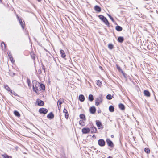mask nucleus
I'll list each match as a JSON object with an SVG mask.
<instances>
[{"label": "nucleus", "instance_id": "10", "mask_svg": "<svg viewBox=\"0 0 158 158\" xmlns=\"http://www.w3.org/2000/svg\"><path fill=\"white\" fill-rule=\"evenodd\" d=\"M90 112L91 113L94 114L95 113L96 111V109L95 107L94 106H92L90 108Z\"/></svg>", "mask_w": 158, "mask_h": 158}, {"label": "nucleus", "instance_id": "35", "mask_svg": "<svg viewBox=\"0 0 158 158\" xmlns=\"http://www.w3.org/2000/svg\"><path fill=\"white\" fill-rule=\"evenodd\" d=\"M27 84L28 85V86H30L31 82H30V79H29L28 78L27 79Z\"/></svg>", "mask_w": 158, "mask_h": 158}, {"label": "nucleus", "instance_id": "28", "mask_svg": "<svg viewBox=\"0 0 158 158\" xmlns=\"http://www.w3.org/2000/svg\"><path fill=\"white\" fill-rule=\"evenodd\" d=\"M150 150L149 148H144V151L145 152L147 153V154H149L150 153Z\"/></svg>", "mask_w": 158, "mask_h": 158}, {"label": "nucleus", "instance_id": "18", "mask_svg": "<svg viewBox=\"0 0 158 158\" xmlns=\"http://www.w3.org/2000/svg\"><path fill=\"white\" fill-rule=\"evenodd\" d=\"M144 95L147 97H150V94L149 91L147 90H144Z\"/></svg>", "mask_w": 158, "mask_h": 158}, {"label": "nucleus", "instance_id": "34", "mask_svg": "<svg viewBox=\"0 0 158 158\" xmlns=\"http://www.w3.org/2000/svg\"><path fill=\"white\" fill-rule=\"evenodd\" d=\"M97 85L98 86H100L102 84L101 81L100 80H98L97 82Z\"/></svg>", "mask_w": 158, "mask_h": 158}, {"label": "nucleus", "instance_id": "19", "mask_svg": "<svg viewBox=\"0 0 158 158\" xmlns=\"http://www.w3.org/2000/svg\"><path fill=\"white\" fill-rule=\"evenodd\" d=\"M80 119H82L84 121H85L86 120L85 115L83 114H80L79 115Z\"/></svg>", "mask_w": 158, "mask_h": 158}, {"label": "nucleus", "instance_id": "36", "mask_svg": "<svg viewBox=\"0 0 158 158\" xmlns=\"http://www.w3.org/2000/svg\"><path fill=\"white\" fill-rule=\"evenodd\" d=\"M108 16L110 18V19L113 22H114V19H113V18L112 17V16L109 15H108Z\"/></svg>", "mask_w": 158, "mask_h": 158}, {"label": "nucleus", "instance_id": "16", "mask_svg": "<svg viewBox=\"0 0 158 158\" xmlns=\"http://www.w3.org/2000/svg\"><path fill=\"white\" fill-rule=\"evenodd\" d=\"M118 106L119 108L122 110H123L125 109L124 105L121 103H120L119 104Z\"/></svg>", "mask_w": 158, "mask_h": 158}, {"label": "nucleus", "instance_id": "39", "mask_svg": "<svg viewBox=\"0 0 158 158\" xmlns=\"http://www.w3.org/2000/svg\"><path fill=\"white\" fill-rule=\"evenodd\" d=\"M117 69H118V70H119V71H120V70L121 71L122 73H123V71L122 70V69H121V68H120V67L117 66Z\"/></svg>", "mask_w": 158, "mask_h": 158}, {"label": "nucleus", "instance_id": "15", "mask_svg": "<svg viewBox=\"0 0 158 158\" xmlns=\"http://www.w3.org/2000/svg\"><path fill=\"white\" fill-rule=\"evenodd\" d=\"M94 10L98 12H100L101 11V8L97 5H96L95 6Z\"/></svg>", "mask_w": 158, "mask_h": 158}, {"label": "nucleus", "instance_id": "44", "mask_svg": "<svg viewBox=\"0 0 158 158\" xmlns=\"http://www.w3.org/2000/svg\"><path fill=\"white\" fill-rule=\"evenodd\" d=\"M3 45H4V46H5V43L4 42H2L1 43V46H3Z\"/></svg>", "mask_w": 158, "mask_h": 158}, {"label": "nucleus", "instance_id": "11", "mask_svg": "<svg viewBox=\"0 0 158 158\" xmlns=\"http://www.w3.org/2000/svg\"><path fill=\"white\" fill-rule=\"evenodd\" d=\"M54 115L53 114L52 112H51L48 114L47 118L51 119H53L54 118Z\"/></svg>", "mask_w": 158, "mask_h": 158}, {"label": "nucleus", "instance_id": "49", "mask_svg": "<svg viewBox=\"0 0 158 158\" xmlns=\"http://www.w3.org/2000/svg\"><path fill=\"white\" fill-rule=\"evenodd\" d=\"M107 158H112V157L111 156H109V157H108Z\"/></svg>", "mask_w": 158, "mask_h": 158}, {"label": "nucleus", "instance_id": "1", "mask_svg": "<svg viewBox=\"0 0 158 158\" xmlns=\"http://www.w3.org/2000/svg\"><path fill=\"white\" fill-rule=\"evenodd\" d=\"M33 83V90L35 93H37L39 90L38 89V87H39L40 83L37 82L36 80H33L32 81Z\"/></svg>", "mask_w": 158, "mask_h": 158}, {"label": "nucleus", "instance_id": "17", "mask_svg": "<svg viewBox=\"0 0 158 158\" xmlns=\"http://www.w3.org/2000/svg\"><path fill=\"white\" fill-rule=\"evenodd\" d=\"M60 53L61 55V57L62 58H64L66 56V55L64 51L63 50H60Z\"/></svg>", "mask_w": 158, "mask_h": 158}, {"label": "nucleus", "instance_id": "22", "mask_svg": "<svg viewBox=\"0 0 158 158\" xmlns=\"http://www.w3.org/2000/svg\"><path fill=\"white\" fill-rule=\"evenodd\" d=\"M96 124L98 127H100L102 125V123L99 121H96Z\"/></svg>", "mask_w": 158, "mask_h": 158}, {"label": "nucleus", "instance_id": "20", "mask_svg": "<svg viewBox=\"0 0 158 158\" xmlns=\"http://www.w3.org/2000/svg\"><path fill=\"white\" fill-rule=\"evenodd\" d=\"M115 29L117 31H120L123 30L122 27L121 26L118 25L117 26L115 27Z\"/></svg>", "mask_w": 158, "mask_h": 158}, {"label": "nucleus", "instance_id": "21", "mask_svg": "<svg viewBox=\"0 0 158 158\" xmlns=\"http://www.w3.org/2000/svg\"><path fill=\"white\" fill-rule=\"evenodd\" d=\"M124 39L123 37L120 36L118 38V41L120 43H122L124 41Z\"/></svg>", "mask_w": 158, "mask_h": 158}, {"label": "nucleus", "instance_id": "4", "mask_svg": "<svg viewBox=\"0 0 158 158\" xmlns=\"http://www.w3.org/2000/svg\"><path fill=\"white\" fill-rule=\"evenodd\" d=\"M98 143L100 146L103 147L105 145L106 143L104 139H100L98 140Z\"/></svg>", "mask_w": 158, "mask_h": 158}, {"label": "nucleus", "instance_id": "53", "mask_svg": "<svg viewBox=\"0 0 158 158\" xmlns=\"http://www.w3.org/2000/svg\"><path fill=\"white\" fill-rule=\"evenodd\" d=\"M103 128V127H101L102 128Z\"/></svg>", "mask_w": 158, "mask_h": 158}, {"label": "nucleus", "instance_id": "23", "mask_svg": "<svg viewBox=\"0 0 158 158\" xmlns=\"http://www.w3.org/2000/svg\"><path fill=\"white\" fill-rule=\"evenodd\" d=\"M40 90H44L45 89V86L42 83H40Z\"/></svg>", "mask_w": 158, "mask_h": 158}, {"label": "nucleus", "instance_id": "38", "mask_svg": "<svg viewBox=\"0 0 158 158\" xmlns=\"http://www.w3.org/2000/svg\"><path fill=\"white\" fill-rule=\"evenodd\" d=\"M10 60L12 62V63H14L15 62L14 60L13 59V57H11L9 58Z\"/></svg>", "mask_w": 158, "mask_h": 158}, {"label": "nucleus", "instance_id": "40", "mask_svg": "<svg viewBox=\"0 0 158 158\" xmlns=\"http://www.w3.org/2000/svg\"><path fill=\"white\" fill-rule=\"evenodd\" d=\"M58 103H59V104L60 105H61V104L62 103L61 101H60L59 100L57 102V105H58Z\"/></svg>", "mask_w": 158, "mask_h": 158}, {"label": "nucleus", "instance_id": "29", "mask_svg": "<svg viewBox=\"0 0 158 158\" xmlns=\"http://www.w3.org/2000/svg\"><path fill=\"white\" fill-rule=\"evenodd\" d=\"M4 87L5 89H6L8 91L10 92V91L11 90H10L9 87L7 85H4Z\"/></svg>", "mask_w": 158, "mask_h": 158}, {"label": "nucleus", "instance_id": "14", "mask_svg": "<svg viewBox=\"0 0 158 158\" xmlns=\"http://www.w3.org/2000/svg\"><path fill=\"white\" fill-rule=\"evenodd\" d=\"M63 113H65V116L66 118L68 119L69 117V114L68 113L67 110L64 108L63 110Z\"/></svg>", "mask_w": 158, "mask_h": 158}, {"label": "nucleus", "instance_id": "6", "mask_svg": "<svg viewBox=\"0 0 158 158\" xmlns=\"http://www.w3.org/2000/svg\"><path fill=\"white\" fill-rule=\"evenodd\" d=\"M90 132V130L89 128L84 127L82 129V132L83 134L89 133Z\"/></svg>", "mask_w": 158, "mask_h": 158}, {"label": "nucleus", "instance_id": "26", "mask_svg": "<svg viewBox=\"0 0 158 158\" xmlns=\"http://www.w3.org/2000/svg\"><path fill=\"white\" fill-rule=\"evenodd\" d=\"M109 110L110 112H113L114 110V108L113 106L111 105L109 107Z\"/></svg>", "mask_w": 158, "mask_h": 158}, {"label": "nucleus", "instance_id": "25", "mask_svg": "<svg viewBox=\"0 0 158 158\" xmlns=\"http://www.w3.org/2000/svg\"><path fill=\"white\" fill-rule=\"evenodd\" d=\"M89 99L90 102H92L94 99V97L92 94H90L89 96Z\"/></svg>", "mask_w": 158, "mask_h": 158}, {"label": "nucleus", "instance_id": "24", "mask_svg": "<svg viewBox=\"0 0 158 158\" xmlns=\"http://www.w3.org/2000/svg\"><path fill=\"white\" fill-rule=\"evenodd\" d=\"M14 114L15 116H16L18 117H19L20 116L19 113L17 111H16V110L15 111H14Z\"/></svg>", "mask_w": 158, "mask_h": 158}, {"label": "nucleus", "instance_id": "7", "mask_svg": "<svg viewBox=\"0 0 158 158\" xmlns=\"http://www.w3.org/2000/svg\"><path fill=\"white\" fill-rule=\"evenodd\" d=\"M106 142L108 146L111 147H114V145L113 142L109 139H107Z\"/></svg>", "mask_w": 158, "mask_h": 158}, {"label": "nucleus", "instance_id": "45", "mask_svg": "<svg viewBox=\"0 0 158 158\" xmlns=\"http://www.w3.org/2000/svg\"><path fill=\"white\" fill-rule=\"evenodd\" d=\"M97 112H98V113H101V110H98V111Z\"/></svg>", "mask_w": 158, "mask_h": 158}, {"label": "nucleus", "instance_id": "54", "mask_svg": "<svg viewBox=\"0 0 158 158\" xmlns=\"http://www.w3.org/2000/svg\"><path fill=\"white\" fill-rule=\"evenodd\" d=\"M0 1L1 2H2V0H0Z\"/></svg>", "mask_w": 158, "mask_h": 158}, {"label": "nucleus", "instance_id": "30", "mask_svg": "<svg viewBox=\"0 0 158 158\" xmlns=\"http://www.w3.org/2000/svg\"><path fill=\"white\" fill-rule=\"evenodd\" d=\"M112 96L111 94H108L106 96V98L108 100H110L112 98Z\"/></svg>", "mask_w": 158, "mask_h": 158}, {"label": "nucleus", "instance_id": "9", "mask_svg": "<svg viewBox=\"0 0 158 158\" xmlns=\"http://www.w3.org/2000/svg\"><path fill=\"white\" fill-rule=\"evenodd\" d=\"M90 131L92 133H96L97 131V130L96 128L93 126L91 127L90 128Z\"/></svg>", "mask_w": 158, "mask_h": 158}, {"label": "nucleus", "instance_id": "48", "mask_svg": "<svg viewBox=\"0 0 158 158\" xmlns=\"http://www.w3.org/2000/svg\"><path fill=\"white\" fill-rule=\"evenodd\" d=\"M111 137L112 138H113L114 137V136L113 135H111Z\"/></svg>", "mask_w": 158, "mask_h": 158}, {"label": "nucleus", "instance_id": "5", "mask_svg": "<svg viewBox=\"0 0 158 158\" xmlns=\"http://www.w3.org/2000/svg\"><path fill=\"white\" fill-rule=\"evenodd\" d=\"M48 110L46 108H42L39 110V112L40 114H45L48 112Z\"/></svg>", "mask_w": 158, "mask_h": 158}, {"label": "nucleus", "instance_id": "50", "mask_svg": "<svg viewBox=\"0 0 158 158\" xmlns=\"http://www.w3.org/2000/svg\"><path fill=\"white\" fill-rule=\"evenodd\" d=\"M9 58H11V57H13L12 56V55H11L10 56H9Z\"/></svg>", "mask_w": 158, "mask_h": 158}, {"label": "nucleus", "instance_id": "2", "mask_svg": "<svg viewBox=\"0 0 158 158\" xmlns=\"http://www.w3.org/2000/svg\"><path fill=\"white\" fill-rule=\"evenodd\" d=\"M98 17L105 24L107 25L108 27L110 26L109 23L107 19L105 17L102 15H98Z\"/></svg>", "mask_w": 158, "mask_h": 158}, {"label": "nucleus", "instance_id": "43", "mask_svg": "<svg viewBox=\"0 0 158 158\" xmlns=\"http://www.w3.org/2000/svg\"><path fill=\"white\" fill-rule=\"evenodd\" d=\"M7 54H8V55L9 57V56H10L11 55V52H7Z\"/></svg>", "mask_w": 158, "mask_h": 158}, {"label": "nucleus", "instance_id": "52", "mask_svg": "<svg viewBox=\"0 0 158 158\" xmlns=\"http://www.w3.org/2000/svg\"><path fill=\"white\" fill-rule=\"evenodd\" d=\"M99 67L100 68H102V67H101V66H100Z\"/></svg>", "mask_w": 158, "mask_h": 158}, {"label": "nucleus", "instance_id": "33", "mask_svg": "<svg viewBox=\"0 0 158 158\" xmlns=\"http://www.w3.org/2000/svg\"><path fill=\"white\" fill-rule=\"evenodd\" d=\"M2 156H3V158H12L11 157L9 156L6 154L2 155Z\"/></svg>", "mask_w": 158, "mask_h": 158}, {"label": "nucleus", "instance_id": "8", "mask_svg": "<svg viewBox=\"0 0 158 158\" xmlns=\"http://www.w3.org/2000/svg\"><path fill=\"white\" fill-rule=\"evenodd\" d=\"M36 102L37 103L38 105L39 106H43L44 104L43 101L39 99H38L37 100Z\"/></svg>", "mask_w": 158, "mask_h": 158}, {"label": "nucleus", "instance_id": "27", "mask_svg": "<svg viewBox=\"0 0 158 158\" xmlns=\"http://www.w3.org/2000/svg\"><path fill=\"white\" fill-rule=\"evenodd\" d=\"M85 122L83 120H80L79 121V124L82 126H84L85 125Z\"/></svg>", "mask_w": 158, "mask_h": 158}, {"label": "nucleus", "instance_id": "42", "mask_svg": "<svg viewBox=\"0 0 158 158\" xmlns=\"http://www.w3.org/2000/svg\"><path fill=\"white\" fill-rule=\"evenodd\" d=\"M42 69L43 70H44V72L45 73V66L43 64H42Z\"/></svg>", "mask_w": 158, "mask_h": 158}, {"label": "nucleus", "instance_id": "31", "mask_svg": "<svg viewBox=\"0 0 158 158\" xmlns=\"http://www.w3.org/2000/svg\"><path fill=\"white\" fill-rule=\"evenodd\" d=\"M108 47L110 49H112L113 48V45L112 44H110L108 45Z\"/></svg>", "mask_w": 158, "mask_h": 158}, {"label": "nucleus", "instance_id": "32", "mask_svg": "<svg viewBox=\"0 0 158 158\" xmlns=\"http://www.w3.org/2000/svg\"><path fill=\"white\" fill-rule=\"evenodd\" d=\"M10 92L12 94H13L15 96H18L17 95V94H16L14 91H13L11 90V91H10Z\"/></svg>", "mask_w": 158, "mask_h": 158}, {"label": "nucleus", "instance_id": "12", "mask_svg": "<svg viewBox=\"0 0 158 158\" xmlns=\"http://www.w3.org/2000/svg\"><path fill=\"white\" fill-rule=\"evenodd\" d=\"M17 18L19 20L20 24L21 25L22 28L23 29H24V23H23L22 19L20 18H19L18 16H17Z\"/></svg>", "mask_w": 158, "mask_h": 158}, {"label": "nucleus", "instance_id": "51", "mask_svg": "<svg viewBox=\"0 0 158 158\" xmlns=\"http://www.w3.org/2000/svg\"><path fill=\"white\" fill-rule=\"evenodd\" d=\"M38 2H40L42 0H37Z\"/></svg>", "mask_w": 158, "mask_h": 158}, {"label": "nucleus", "instance_id": "46", "mask_svg": "<svg viewBox=\"0 0 158 158\" xmlns=\"http://www.w3.org/2000/svg\"><path fill=\"white\" fill-rule=\"evenodd\" d=\"M58 107L59 109L60 110V108H61V105H60L59 106L58 105Z\"/></svg>", "mask_w": 158, "mask_h": 158}, {"label": "nucleus", "instance_id": "37", "mask_svg": "<svg viewBox=\"0 0 158 158\" xmlns=\"http://www.w3.org/2000/svg\"><path fill=\"white\" fill-rule=\"evenodd\" d=\"M31 56L32 59H35V56L33 53V54H32L31 53Z\"/></svg>", "mask_w": 158, "mask_h": 158}, {"label": "nucleus", "instance_id": "47", "mask_svg": "<svg viewBox=\"0 0 158 158\" xmlns=\"http://www.w3.org/2000/svg\"><path fill=\"white\" fill-rule=\"evenodd\" d=\"M92 137H93V138H95V135H93Z\"/></svg>", "mask_w": 158, "mask_h": 158}, {"label": "nucleus", "instance_id": "41", "mask_svg": "<svg viewBox=\"0 0 158 158\" xmlns=\"http://www.w3.org/2000/svg\"><path fill=\"white\" fill-rule=\"evenodd\" d=\"M41 73V70L40 69H39L37 72V73L39 74H40Z\"/></svg>", "mask_w": 158, "mask_h": 158}, {"label": "nucleus", "instance_id": "13", "mask_svg": "<svg viewBox=\"0 0 158 158\" xmlns=\"http://www.w3.org/2000/svg\"><path fill=\"white\" fill-rule=\"evenodd\" d=\"M79 99L81 102H83L85 100V98L83 95L81 94L79 96Z\"/></svg>", "mask_w": 158, "mask_h": 158}, {"label": "nucleus", "instance_id": "3", "mask_svg": "<svg viewBox=\"0 0 158 158\" xmlns=\"http://www.w3.org/2000/svg\"><path fill=\"white\" fill-rule=\"evenodd\" d=\"M102 99L101 97L97 98L95 100V105L98 106L102 102Z\"/></svg>", "mask_w": 158, "mask_h": 158}]
</instances>
